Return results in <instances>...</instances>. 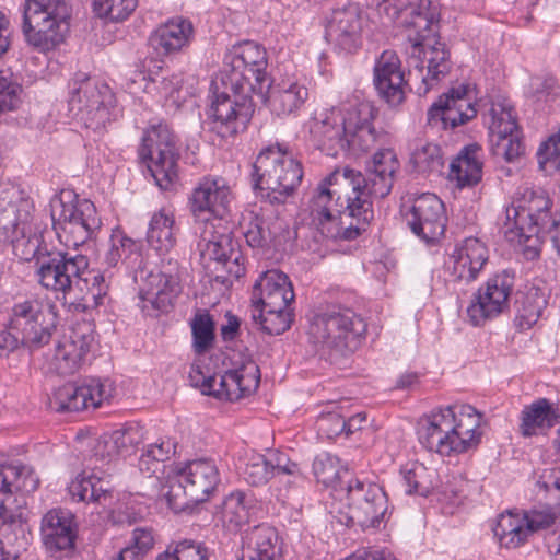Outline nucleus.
I'll return each instance as SVG.
<instances>
[{
    "mask_svg": "<svg viewBox=\"0 0 560 560\" xmlns=\"http://www.w3.org/2000/svg\"><path fill=\"white\" fill-rule=\"evenodd\" d=\"M242 228L244 236L250 247L260 248L267 245L270 236L265 220L253 212L243 218Z\"/></svg>",
    "mask_w": 560,
    "mask_h": 560,
    "instance_id": "55",
    "label": "nucleus"
},
{
    "mask_svg": "<svg viewBox=\"0 0 560 560\" xmlns=\"http://www.w3.org/2000/svg\"><path fill=\"white\" fill-rule=\"evenodd\" d=\"M90 392L82 385L67 383L57 388L49 398V407L57 412H73L88 408Z\"/></svg>",
    "mask_w": 560,
    "mask_h": 560,
    "instance_id": "41",
    "label": "nucleus"
},
{
    "mask_svg": "<svg viewBox=\"0 0 560 560\" xmlns=\"http://www.w3.org/2000/svg\"><path fill=\"white\" fill-rule=\"evenodd\" d=\"M435 479H436V476L433 470H428L422 465L417 466V467L408 470L404 475L406 492L409 494L416 493L419 495L427 497L432 491H434V489L436 487V485L434 482Z\"/></svg>",
    "mask_w": 560,
    "mask_h": 560,
    "instance_id": "51",
    "label": "nucleus"
},
{
    "mask_svg": "<svg viewBox=\"0 0 560 560\" xmlns=\"http://www.w3.org/2000/svg\"><path fill=\"white\" fill-rule=\"evenodd\" d=\"M346 133L341 115L335 110L315 117L311 125V135L317 148L327 153L337 148L347 149Z\"/></svg>",
    "mask_w": 560,
    "mask_h": 560,
    "instance_id": "31",
    "label": "nucleus"
},
{
    "mask_svg": "<svg viewBox=\"0 0 560 560\" xmlns=\"http://www.w3.org/2000/svg\"><path fill=\"white\" fill-rule=\"evenodd\" d=\"M365 331L366 324L352 310L329 306L313 314L307 336L322 359L340 364L359 349Z\"/></svg>",
    "mask_w": 560,
    "mask_h": 560,
    "instance_id": "3",
    "label": "nucleus"
},
{
    "mask_svg": "<svg viewBox=\"0 0 560 560\" xmlns=\"http://www.w3.org/2000/svg\"><path fill=\"white\" fill-rule=\"evenodd\" d=\"M232 48L237 49L247 61L250 63V69L256 71V97L265 101V92L270 88V81L267 78V54L262 46L257 43L246 40L234 45Z\"/></svg>",
    "mask_w": 560,
    "mask_h": 560,
    "instance_id": "37",
    "label": "nucleus"
},
{
    "mask_svg": "<svg viewBox=\"0 0 560 560\" xmlns=\"http://www.w3.org/2000/svg\"><path fill=\"white\" fill-rule=\"evenodd\" d=\"M69 112L86 128L97 129L108 119L114 95L108 85L78 72L68 84Z\"/></svg>",
    "mask_w": 560,
    "mask_h": 560,
    "instance_id": "9",
    "label": "nucleus"
},
{
    "mask_svg": "<svg viewBox=\"0 0 560 560\" xmlns=\"http://www.w3.org/2000/svg\"><path fill=\"white\" fill-rule=\"evenodd\" d=\"M180 291L178 278L163 271H151L139 288V299L143 311L150 308L166 313Z\"/></svg>",
    "mask_w": 560,
    "mask_h": 560,
    "instance_id": "26",
    "label": "nucleus"
},
{
    "mask_svg": "<svg viewBox=\"0 0 560 560\" xmlns=\"http://www.w3.org/2000/svg\"><path fill=\"white\" fill-rule=\"evenodd\" d=\"M559 416L546 398L538 399L522 412L521 432L524 436L536 434L538 428H551L558 422Z\"/></svg>",
    "mask_w": 560,
    "mask_h": 560,
    "instance_id": "39",
    "label": "nucleus"
},
{
    "mask_svg": "<svg viewBox=\"0 0 560 560\" xmlns=\"http://www.w3.org/2000/svg\"><path fill=\"white\" fill-rule=\"evenodd\" d=\"M139 256V246L137 243L126 236L120 231H115L109 240V248L104 256V261L108 267H116L119 262H126Z\"/></svg>",
    "mask_w": 560,
    "mask_h": 560,
    "instance_id": "45",
    "label": "nucleus"
},
{
    "mask_svg": "<svg viewBox=\"0 0 560 560\" xmlns=\"http://www.w3.org/2000/svg\"><path fill=\"white\" fill-rule=\"evenodd\" d=\"M50 207L54 230L68 247L83 245L101 226L94 203L77 199L71 191H62L51 200Z\"/></svg>",
    "mask_w": 560,
    "mask_h": 560,
    "instance_id": "8",
    "label": "nucleus"
},
{
    "mask_svg": "<svg viewBox=\"0 0 560 560\" xmlns=\"http://www.w3.org/2000/svg\"><path fill=\"white\" fill-rule=\"evenodd\" d=\"M453 413L451 407L440 409L420 419L418 423V435L420 443L429 451L441 455H451L455 453L456 445L460 442H454Z\"/></svg>",
    "mask_w": 560,
    "mask_h": 560,
    "instance_id": "22",
    "label": "nucleus"
},
{
    "mask_svg": "<svg viewBox=\"0 0 560 560\" xmlns=\"http://www.w3.org/2000/svg\"><path fill=\"white\" fill-rule=\"evenodd\" d=\"M347 526L377 527L387 511V497L374 482L355 480L347 488Z\"/></svg>",
    "mask_w": 560,
    "mask_h": 560,
    "instance_id": "15",
    "label": "nucleus"
},
{
    "mask_svg": "<svg viewBox=\"0 0 560 560\" xmlns=\"http://www.w3.org/2000/svg\"><path fill=\"white\" fill-rule=\"evenodd\" d=\"M477 109L474 106L470 89L467 84H458L441 95L428 110L430 125L441 124L443 128H455L475 118Z\"/></svg>",
    "mask_w": 560,
    "mask_h": 560,
    "instance_id": "18",
    "label": "nucleus"
},
{
    "mask_svg": "<svg viewBox=\"0 0 560 560\" xmlns=\"http://www.w3.org/2000/svg\"><path fill=\"white\" fill-rule=\"evenodd\" d=\"M192 348L197 354L208 352L214 341V322L209 313H197L191 320Z\"/></svg>",
    "mask_w": 560,
    "mask_h": 560,
    "instance_id": "47",
    "label": "nucleus"
},
{
    "mask_svg": "<svg viewBox=\"0 0 560 560\" xmlns=\"http://www.w3.org/2000/svg\"><path fill=\"white\" fill-rule=\"evenodd\" d=\"M156 560H210L208 549L192 540H183L174 548L170 546Z\"/></svg>",
    "mask_w": 560,
    "mask_h": 560,
    "instance_id": "53",
    "label": "nucleus"
},
{
    "mask_svg": "<svg viewBox=\"0 0 560 560\" xmlns=\"http://www.w3.org/2000/svg\"><path fill=\"white\" fill-rule=\"evenodd\" d=\"M400 168L397 154L393 149H380L366 163V175L353 170H346L345 177L354 185V191L370 199V197L385 198L392 191L396 174Z\"/></svg>",
    "mask_w": 560,
    "mask_h": 560,
    "instance_id": "14",
    "label": "nucleus"
},
{
    "mask_svg": "<svg viewBox=\"0 0 560 560\" xmlns=\"http://www.w3.org/2000/svg\"><path fill=\"white\" fill-rule=\"evenodd\" d=\"M331 176L318 184L310 199L307 210L312 224L330 238L354 240L365 231L374 217L372 201L359 190L341 196L331 189Z\"/></svg>",
    "mask_w": 560,
    "mask_h": 560,
    "instance_id": "2",
    "label": "nucleus"
},
{
    "mask_svg": "<svg viewBox=\"0 0 560 560\" xmlns=\"http://www.w3.org/2000/svg\"><path fill=\"white\" fill-rule=\"evenodd\" d=\"M255 548L249 552L250 555L265 557L267 559H276L280 553V548L277 546L278 536L272 528L258 527L254 532L252 538Z\"/></svg>",
    "mask_w": 560,
    "mask_h": 560,
    "instance_id": "56",
    "label": "nucleus"
},
{
    "mask_svg": "<svg viewBox=\"0 0 560 560\" xmlns=\"http://www.w3.org/2000/svg\"><path fill=\"white\" fill-rule=\"evenodd\" d=\"M69 18L66 0H26L22 25L26 42L42 51L55 49L65 39Z\"/></svg>",
    "mask_w": 560,
    "mask_h": 560,
    "instance_id": "7",
    "label": "nucleus"
},
{
    "mask_svg": "<svg viewBox=\"0 0 560 560\" xmlns=\"http://www.w3.org/2000/svg\"><path fill=\"white\" fill-rule=\"evenodd\" d=\"M187 482L189 499L194 503L207 501L220 482V472L212 459L199 458L179 468Z\"/></svg>",
    "mask_w": 560,
    "mask_h": 560,
    "instance_id": "29",
    "label": "nucleus"
},
{
    "mask_svg": "<svg viewBox=\"0 0 560 560\" xmlns=\"http://www.w3.org/2000/svg\"><path fill=\"white\" fill-rule=\"evenodd\" d=\"M252 94L224 86V91L211 101L208 112L210 130L221 138H229L245 129L255 110Z\"/></svg>",
    "mask_w": 560,
    "mask_h": 560,
    "instance_id": "12",
    "label": "nucleus"
},
{
    "mask_svg": "<svg viewBox=\"0 0 560 560\" xmlns=\"http://www.w3.org/2000/svg\"><path fill=\"white\" fill-rule=\"evenodd\" d=\"M362 10L357 3L336 8L327 26V36L346 51L354 50L361 40Z\"/></svg>",
    "mask_w": 560,
    "mask_h": 560,
    "instance_id": "25",
    "label": "nucleus"
},
{
    "mask_svg": "<svg viewBox=\"0 0 560 560\" xmlns=\"http://www.w3.org/2000/svg\"><path fill=\"white\" fill-rule=\"evenodd\" d=\"M397 23L405 30L406 37L411 44L410 77L419 79L427 93L432 81H439L447 75L452 68L450 51L440 40V13L431 0H418L396 12Z\"/></svg>",
    "mask_w": 560,
    "mask_h": 560,
    "instance_id": "1",
    "label": "nucleus"
},
{
    "mask_svg": "<svg viewBox=\"0 0 560 560\" xmlns=\"http://www.w3.org/2000/svg\"><path fill=\"white\" fill-rule=\"evenodd\" d=\"M514 278L508 271L490 278L485 287L474 294L467 307V316L474 326H481L487 320L502 314L509 307V296Z\"/></svg>",
    "mask_w": 560,
    "mask_h": 560,
    "instance_id": "16",
    "label": "nucleus"
},
{
    "mask_svg": "<svg viewBox=\"0 0 560 560\" xmlns=\"http://www.w3.org/2000/svg\"><path fill=\"white\" fill-rule=\"evenodd\" d=\"M377 109L369 102L350 105L341 116L346 132L357 130L373 124Z\"/></svg>",
    "mask_w": 560,
    "mask_h": 560,
    "instance_id": "52",
    "label": "nucleus"
},
{
    "mask_svg": "<svg viewBox=\"0 0 560 560\" xmlns=\"http://www.w3.org/2000/svg\"><path fill=\"white\" fill-rule=\"evenodd\" d=\"M273 477V470L270 468L267 455L254 456L246 465L244 470L245 480L252 486H261L267 483Z\"/></svg>",
    "mask_w": 560,
    "mask_h": 560,
    "instance_id": "64",
    "label": "nucleus"
},
{
    "mask_svg": "<svg viewBox=\"0 0 560 560\" xmlns=\"http://www.w3.org/2000/svg\"><path fill=\"white\" fill-rule=\"evenodd\" d=\"M231 191L228 186L212 178H203L192 190L189 209L196 220L208 222L222 219L229 211Z\"/></svg>",
    "mask_w": 560,
    "mask_h": 560,
    "instance_id": "21",
    "label": "nucleus"
},
{
    "mask_svg": "<svg viewBox=\"0 0 560 560\" xmlns=\"http://www.w3.org/2000/svg\"><path fill=\"white\" fill-rule=\"evenodd\" d=\"M404 217L412 233L427 243L435 242L444 234V203L433 194L417 197Z\"/></svg>",
    "mask_w": 560,
    "mask_h": 560,
    "instance_id": "17",
    "label": "nucleus"
},
{
    "mask_svg": "<svg viewBox=\"0 0 560 560\" xmlns=\"http://www.w3.org/2000/svg\"><path fill=\"white\" fill-rule=\"evenodd\" d=\"M107 292V285L105 284V279L103 281L98 279L97 281L91 280L89 282V291L85 289L83 293L80 291H75L70 295H67V299L73 298V301H69V310L74 312H85L89 307L88 301L91 299L97 304V300L105 295Z\"/></svg>",
    "mask_w": 560,
    "mask_h": 560,
    "instance_id": "60",
    "label": "nucleus"
},
{
    "mask_svg": "<svg viewBox=\"0 0 560 560\" xmlns=\"http://www.w3.org/2000/svg\"><path fill=\"white\" fill-rule=\"evenodd\" d=\"M313 472L317 481L334 485L339 477V459L329 453L319 454L314 459Z\"/></svg>",
    "mask_w": 560,
    "mask_h": 560,
    "instance_id": "61",
    "label": "nucleus"
},
{
    "mask_svg": "<svg viewBox=\"0 0 560 560\" xmlns=\"http://www.w3.org/2000/svg\"><path fill=\"white\" fill-rule=\"evenodd\" d=\"M537 158L539 166L546 173H553L560 170V127L546 141L541 142Z\"/></svg>",
    "mask_w": 560,
    "mask_h": 560,
    "instance_id": "54",
    "label": "nucleus"
},
{
    "mask_svg": "<svg viewBox=\"0 0 560 560\" xmlns=\"http://www.w3.org/2000/svg\"><path fill=\"white\" fill-rule=\"evenodd\" d=\"M410 163L418 173L441 174L444 167L441 148L435 143L419 141L411 153Z\"/></svg>",
    "mask_w": 560,
    "mask_h": 560,
    "instance_id": "44",
    "label": "nucleus"
},
{
    "mask_svg": "<svg viewBox=\"0 0 560 560\" xmlns=\"http://www.w3.org/2000/svg\"><path fill=\"white\" fill-rule=\"evenodd\" d=\"M30 212L10 203L0 209V244L16 241L28 228Z\"/></svg>",
    "mask_w": 560,
    "mask_h": 560,
    "instance_id": "42",
    "label": "nucleus"
},
{
    "mask_svg": "<svg viewBox=\"0 0 560 560\" xmlns=\"http://www.w3.org/2000/svg\"><path fill=\"white\" fill-rule=\"evenodd\" d=\"M491 115L492 120L489 131L492 152L495 156H502L506 161L512 162L524 152L516 118L512 113V108H506L502 105L492 106Z\"/></svg>",
    "mask_w": 560,
    "mask_h": 560,
    "instance_id": "20",
    "label": "nucleus"
},
{
    "mask_svg": "<svg viewBox=\"0 0 560 560\" xmlns=\"http://www.w3.org/2000/svg\"><path fill=\"white\" fill-rule=\"evenodd\" d=\"M137 4L138 0H93V10L98 18L120 22L135 11Z\"/></svg>",
    "mask_w": 560,
    "mask_h": 560,
    "instance_id": "50",
    "label": "nucleus"
},
{
    "mask_svg": "<svg viewBox=\"0 0 560 560\" xmlns=\"http://www.w3.org/2000/svg\"><path fill=\"white\" fill-rule=\"evenodd\" d=\"M174 223L173 215L167 214L164 210L152 215L147 240L153 249L163 254L173 248L176 243Z\"/></svg>",
    "mask_w": 560,
    "mask_h": 560,
    "instance_id": "38",
    "label": "nucleus"
},
{
    "mask_svg": "<svg viewBox=\"0 0 560 560\" xmlns=\"http://www.w3.org/2000/svg\"><path fill=\"white\" fill-rule=\"evenodd\" d=\"M504 229L505 235L511 241L517 237L518 242H528L533 237L544 236L534 220L516 218L509 221L505 219Z\"/></svg>",
    "mask_w": 560,
    "mask_h": 560,
    "instance_id": "63",
    "label": "nucleus"
},
{
    "mask_svg": "<svg viewBox=\"0 0 560 560\" xmlns=\"http://www.w3.org/2000/svg\"><path fill=\"white\" fill-rule=\"evenodd\" d=\"M260 382L259 366L246 359L236 369L228 370L220 376L218 388L213 385L212 396L235 401L255 392Z\"/></svg>",
    "mask_w": 560,
    "mask_h": 560,
    "instance_id": "27",
    "label": "nucleus"
},
{
    "mask_svg": "<svg viewBox=\"0 0 560 560\" xmlns=\"http://www.w3.org/2000/svg\"><path fill=\"white\" fill-rule=\"evenodd\" d=\"M242 492L231 493L222 504L221 518L230 529H236L249 521V510Z\"/></svg>",
    "mask_w": 560,
    "mask_h": 560,
    "instance_id": "49",
    "label": "nucleus"
},
{
    "mask_svg": "<svg viewBox=\"0 0 560 560\" xmlns=\"http://www.w3.org/2000/svg\"><path fill=\"white\" fill-rule=\"evenodd\" d=\"M453 413L454 442H460L456 445L455 453H464L478 446L482 432L479 430L481 423V413L470 405L450 406Z\"/></svg>",
    "mask_w": 560,
    "mask_h": 560,
    "instance_id": "30",
    "label": "nucleus"
},
{
    "mask_svg": "<svg viewBox=\"0 0 560 560\" xmlns=\"http://www.w3.org/2000/svg\"><path fill=\"white\" fill-rule=\"evenodd\" d=\"M252 319L269 335H280L288 330L293 322L291 307L279 311L270 307L253 306Z\"/></svg>",
    "mask_w": 560,
    "mask_h": 560,
    "instance_id": "43",
    "label": "nucleus"
},
{
    "mask_svg": "<svg viewBox=\"0 0 560 560\" xmlns=\"http://www.w3.org/2000/svg\"><path fill=\"white\" fill-rule=\"evenodd\" d=\"M38 485L39 479L31 468L0 464V537L27 548L31 530L26 495Z\"/></svg>",
    "mask_w": 560,
    "mask_h": 560,
    "instance_id": "4",
    "label": "nucleus"
},
{
    "mask_svg": "<svg viewBox=\"0 0 560 560\" xmlns=\"http://www.w3.org/2000/svg\"><path fill=\"white\" fill-rule=\"evenodd\" d=\"M42 540L51 556H69L75 548L77 524L74 515L65 509H52L42 520Z\"/></svg>",
    "mask_w": 560,
    "mask_h": 560,
    "instance_id": "19",
    "label": "nucleus"
},
{
    "mask_svg": "<svg viewBox=\"0 0 560 560\" xmlns=\"http://www.w3.org/2000/svg\"><path fill=\"white\" fill-rule=\"evenodd\" d=\"M56 306L39 300H25L12 308L11 328L22 339V346L31 351L47 345L57 329Z\"/></svg>",
    "mask_w": 560,
    "mask_h": 560,
    "instance_id": "11",
    "label": "nucleus"
},
{
    "mask_svg": "<svg viewBox=\"0 0 560 560\" xmlns=\"http://www.w3.org/2000/svg\"><path fill=\"white\" fill-rule=\"evenodd\" d=\"M252 184L271 205H282L301 183L303 171L279 145L264 149L253 164Z\"/></svg>",
    "mask_w": 560,
    "mask_h": 560,
    "instance_id": "5",
    "label": "nucleus"
},
{
    "mask_svg": "<svg viewBox=\"0 0 560 560\" xmlns=\"http://www.w3.org/2000/svg\"><path fill=\"white\" fill-rule=\"evenodd\" d=\"M68 489L73 499L95 504L96 508H110L115 501L114 488L109 481L95 475H78Z\"/></svg>",
    "mask_w": 560,
    "mask_h": 560,
    "instance_id": "32",
    "label": "nucleus"
},
{
    "mask_svg": "<svg viewBox=\"0 0 560 560\" xmlns=\"http://www.w3.org/2000/svg\"><path fill=\"white\" fill-rule=\"evenodd\" d=\"M95 341L94 328L88 322L77 323L45 354L47 371L59 375L77 372Z\"/></svg>",
    "mask_w": 560,
    "mask_h": 560,
    "instance_id": "13",
    "label": "nucleus"
},
{
    "mask_svg": "<svg viewBox=\"0 0 560 560\" xmlns=\"http://www.w3.org/2000/svg\"><path fill=\"white\" fill-rule=\"evenodd\" d=\"M174 445L170 441H158L143 447L139 458V469L152 476L160 470L162 463L170 458Z\"/></svg>",
    "mask_w": 560,
    "mask_h": 560,
    "instance_id": "46",
    "label": "nucleus"
},
{
    "mask_svg": "<svg viewBox=\"0 0 560 560\" xmlns=\"http://www.w3.org/2000/svg\"><path fill=\"white\" fill-rule=\"evenodd\" d=\"M385 137L386 133L383 130H376L373 124L358 128L346 133L347 149L353 148L365 152L371 150L377 142L383 141Z\"/></svg>",
    "mask_w": 560,
    "mask_h": 560,
    "instance_id": "57",
    "label": "nucleus"
},
{
    "mask_svg": "<svg viewBox=\"0 0 560 560\" xmlns=\"http://www.w3.org/2000/svg\"><path fill=\"white\" fill-rule=\"evenodd\" d=\"M547 305L544 293L537 288L526 292H517L514 307L518 326L529 328L534 325Z\"/></svg>",
    "mask_w": 560,
    "mask_h": 560,
    "instance_id": "40",
    "label": "nucleus"
},
{
    "mask_svg": "<svg viewBox=\"0 0 560 560\" xmlns=\"http://www.w3.org/2000/svg\"><path fill=\"white\" fill-rule=\"evenodd\" d=\"M247 61L237 49L231 48L224 59V68L222 71V84L226 89H235L252 92L256 96V71L250 69Z\"/></svg>",
    "mask_w": 560,
    "mask_h": 560,
    "instance_id": "34",
    "label": "nucleus"
},
{
    "mask_svg": "<svg viewBox=\"0 0 560 560\" xmlns=\"http://www.w3.org/2000/svg\"><path fill=\"white\" fill-rule=\"evenodd\" d=\"M550 200L544 195H535L528 201L527 206L522 203L514 205L512 203L505 210L506 220H512L516 218L530 220L536 215H541L542 212L550 210Z\"/></svg>",
    "mask_w": 560,
    "mask_h": 560,
    "instance_id": "58",
    "label": "nucleus"
},
{
    "mask_svg": "<svg viewBox=\"0 0 560 560\" xmlns=\"http://www.w3.org/2000/svg\"><path fill=\"white\" fill-rule=\"evenodd\" d=\"M462 259H467L468 265L480 271L488 261V250L483 243L476 237H467L455 249Z\"/></svg>",
    "mask_w": 560,
    "mask_h": 560,
    "instance_id": "59",
    "label": "nucleus"
},
{
    "mask_svg": "<svg viewBox=\"0 0 560 560\" xmlns=\"http://www.w3.org/2000/svg\"><path fill=\"white\" fill-rule=\"evenodd\" d=\"M294 291L289 277L279 270H268L260 276L253 288V306L282 311L290 307Z\"/></svg>",
    "mask_w": 560,
    "mask_h": 560,
    "instance_id": "24",
    "label": "nucleus"
},
{
    "mask_svg": "<svg viewBox=\"0 0 560 560\" xmlns=\"http://www.w3.org/2000/svg\"><path fill=\"white\" fill-rule=\"evenodd\" d=\"M144 435V428L139 423H126L97 440L93 447V455L96 459L106 462H110L117 456L132 455L143 443Z\"/></svg>",
    "mask_w": 560,
    "mask_h": 560,
    "instance_id": "28",
    "label": "nucleus"
},
{
    "mask_svg": "<svg viewBox=\"0 0 560 560\" xmlns=\"http://www.w3.org/2000/svg\"><path fill=\"white\" fill-rule=\"evenodd\" d=\"M139 155L143 161L150 160L148 168L161 189H168L178 179L179 153L167 125H153L145 130Z\"/></svg>",
    "mask_w": 560,
    "mask_h": 560,
    "instance_id": "10",
    "label": "nucleus"
},
{
    "mask_svg": "<svg viewBox=\"0 0 560 560\" xmlns=\"http://www.w3.org/2000/svg\"><path fill=\"white\" fill-rule=\"evenodd\" d=\"M192 24L183 19L171 20L151 36V44L165 54L175 52L186 46L192 36Z\"/></svg>",
    "mask_w": 560,
    "mask_h": 560,
    "instance_id": "36",
    "label": "nucleus"
},
{
    "mask_svg": "<svg viewBox=\"0 0 560 560\" xmlns=\"http://www.w3.org/2000/svg\"><path fill=\"white\" fill-rule=\"evenodd\" d=\"M183 472L180 469L176 470L174 476H168L166 483L163 486V495L172 510L179 512L194 505L195 503L189 499L187 482L183 480Z\"/></svg>",
    "mask_w": 560,
    "mask_h": 560,
    "instance_id": "48",
    "label": "nucleus"
},
{
    "mask_svg": "<svg viewBox=\"0 0 560 560\" xmlns=\"http://www.w3.org/2000/svg\"><path fill=\"white\" fill-rule=\"evenodd\" d=\"M270 468L273 470V477L288 475L293 478L289 483L303 478V472L298 463L292 462L287 454L279 450L269 451L267 454Z\"/></svg>",
    "mask_w": 560,
    "mask_h": 560,
    "instance_id": "62",
    "label": "nucleus"
},
{
    "mask_svg": "<svg viewBox=\"0 0 560 560\" xmlns=\"http://www.w3.org/2000/svg\"><path fill=\"white\" fill-rule=\"evenodd\" d=\"M478 153L477 145L465 147L450 164L448 178L455 182L458 188L471 187L480 182L482 164Z\"/></svg>",
    "mask_w": 560,
    "mask_h": 560,
    "instance_id": "35",
    "label": "nucleus"
},
{
    "mask_svg": "<svg viewBox=\"0 0 560 560\" xmlns=\"http://www.w3.org/2000/svg\"><path fill=\"white\" fill-rule=\"evenodd\" d=\"M374 85L380 96L389 105L397 106L404 102L407 81L395 51L385 50L376 60Z\"/></svg>",
    "mask_w": 560,
    "mask_h": 560,
    "instance_id": "23",
    "label": "nucleus"
},
{
    "mask_svg": "<svg viewBox=\"0 0 560 560\" xmlns=\"http://www.w3.org/2000/svg\"><path fill=\"white\" fill-rule=\"evenodd\" d=\"M38 283L46 290L67 295L75 291H89L91 280L103 281V275L89 270L88 258L83 255L71 256L62 250H45L36 261Z\"/></svg>",
    "mask_w": 560,
    "mask_h": 560,
    "instance_id": "6",
    "label": "nucleus"
},
{
    "mask_svg": "<svg viewBox=\"0 0 560 560\" xmlns=\"http://www.w3.org/2000/svg\"><path fill=\"white\" fill-rule=\"evenodd\" d=\"M307 96L306 86L298 82L282 81L265 92V101L262 102H268L271 112L277 116H287L298 110Z\"/></svg>",
    "mask_w": 560,
    "mask_h": 560,
    "instance_id": "33",
    "label": "nucleus"
}]
</instances>
